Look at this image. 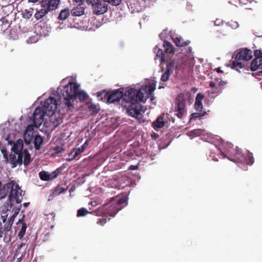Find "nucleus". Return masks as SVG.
<instances>
[{"instance_id":"nucleus-41","label":"nucleus","mask_w":262,"mask_h":262,"mask_svg":"<svg viewBox=\"0 0 262 262\" xmlns=\"http://www.w3.org/2000/svg\"><path fill=\"white\" fill-rule=\"evenodd\" d=\"M15 217H16V216H15L13 214L9 219L8 222L6 224L7 225V227L6 228V229H11L12 224L13 223Z\"/></svg>"},{"instance_id":"nucleus-2","label":"nucleus","mask_w":262,"mask_h":262,"mask_svg":"<svg viewBox=\"0 0 262 262\" xmlns=\"http://www.w3.org/2000/svg\"><path fill=\"white\" fill-rule=\"evenodd\" d=\"M79 85L74 82H70L62 90V94L64 99V104L71 110L73 105L71 100L73 101L78 98L80 101H85L88 97V94L83 91H79Z\"/></svg>"},{"instance_id":"nucleus-7","label":"nucleus","mask_w":262,"mask_h":262,"mask_svg":"<svg viewBox=\"0 0 262 262\" xmlns=\"http://www.w3.org/2000/svg\"><path fill=\"white\" fill-rule=\"evenodd\" d=\"M174 112L179 119H182L187 113L186 99L183 93L179 94L176 99Z\"/></svg>"},{"instance_id":"nucleus-8","label":"nucleus","mask_w":262,"mask_h":262,"mask_svg":"<svg viewBox=\"0 0 262 262\" xmlns=\"http://www.w3.org/2000/svg\"><path fill=\"white\" fill-rule=\"evenodd\" d=\"M58 105L56 98L50 96L43 102V109L45 111L47 116H50L55 113Z\"/></svg>"},{"instance_id":"nucleus-55","label":"nucleus","mask_w":262,"mask_h":262,"mask_svg":"<svg viewBox=\"0 0 262 262\" xmlns=\"http://www.w3.org/2000/svg\"><path fill=\"white\" fill-rule=\"evenodd\" d=\"M95 109H96V105H92V110L94 111V110H95ZM95 111H96V110H95Z\"/></svg>"},{"instance_id":"nucleus-50","label":"nucleus","mask_w":262,"mask_h":262,"mask_svg":"<svg viewBox=\"0 0 262 262\" xmlns=\"http://www.w3.org/2000/svg\"><path fill=\"white\" fill-rule=\"evenodd\" d=\"M138 169V165H131L129 166L128 169L134 170H137Z\"/></svg>"},{"instance_id":"nucleus-12","label":"nucleus","mask_w":262,"mask_h":262,"mask_svg":"<svg viewBox=\"0 0 262 262\" xmlns=\"http://www.w3.org/2000/svg\"><path fill=\"white\" fill-rule=\"evenodd\" d=\"M25 217V214H23L22 218L16 223V228L19 230L17 236L20 239H22L26 234L27 225L24 220Z\"/></svg>"},{"instance_id":"nucleus-6","label":"nucleus","mask_w":262,"mask_h":262,"mask_svg":"<svg viewBox=\"0 0 262 262\" xmlns=\"http://www.w3.org/2000/svg\"><path fill=\"white\" fill-rule=\"evenodd\" d=\"M23 143L22 141H17L12 148L14 154H10V159L14 165V167L16 166L17 164L19 165L22 164L23 157Z\"/></svg>"},{"instance_id":"nucleus-61","label":"nucleus","mask_w":262,"mask_h":262,"mask_svg":"<svg viewBox=\"0 0 262 262\" xmlns=\"http://www.w3.org/2000/svg\"><path fill=\"white\" fill-rule=\"evenodd\" d=\"M212 160H214V161H217V160L215 158H213Z\"/></svg>"},{"instance_id":"nucleus-45","label":"nucleus","mask_w":262,"mask_h":262,"mask_svg":"<svg viewBox=\"0 0 262 262\" xmlns=\"http://www.w3.org/2000/svg\"><path fill=\"white\" fill-rule=\"evenodd\" d=\"M99 0H86V3L91 6L92 9L96 5L97 2H99Z\"/></svg>"},{"instance_id":"nucleus-13","label":"nucleus","mask_w":262,"mask_h":262,"mask_svg":"<svg viewBox=\"0 0 262 262\" xmlns=\"http://www.w3.org/2000/svg\"><path fill=\"white\" fill-rule=\"evenodd\" d=\"M123 97H124V94L122 92L117 90L107 96V102L110 103L119 102Z\"/></svg>"},{"instance_id":"nucleus-46","label":"nucleus","mask_w":262,"mask_h":262,"mask_svg":"<svg viewBox=\"0 0 262 262\" xmlns=\"http://www.w3.org/2000/svg\"><path fill=\"white\" fill-rule=\"evenodd\" d=\"M204 97V95L203 94L201 93H199L197 94L196 96L195 97V101H201Z\"/></svg>"},{"instance_id":"nucleus-23","label":"nucleus","mask_w":262,"mask_h":262,"mask_svg":"<svg viewBox=\"0 0 262 262\" xmlns=\"http://www.w3.org/2000/svg\"><path fill=\"white\" fill-rule=\"evenodd\" d=\"M152 125L154 128L163 127L165 125L163 117L161 116L158 117L156 120L152 122Z\"/></svg>"},{"instance_id":"nucleus-47","label":"nucleus","mask_w":262,"mask_h":262,"mask_svg":"<svg viewBox=\"0 0 262 262\" xmlns=\"http://www.w3.org/2000/svg\"><path fill=\"white\" fill-rule=\"evenodd\" d=\"M254 55L255 57V58L262 57V51L258 50H255L254 52Z\"/></svg>"},{"instance_id":"nucleus-1","label":"nucleus","mask_w":262,"mask_h":262,"mask_svg":"<svg viewBox=\"0 0 262 262\" xmlns=\"http://www.w3.org/2000/svg\"><path fill=\"white\" fill-rule=\"evenodd\" d=\"M156 89L154 84L145 85L139 90L131 88L124 93V99L128 103L126 108V113L128 116L137 119H141L142 115L141 112L143 106L141 102H145L147 98L152 95Z\"/></svg>"},{"instance_id":"nucleus-48","label":"nucleus","mask_w":262,"mask_h":262,"mask_svg":"<svg viewBox=\"0 0 262 262\" xmlns=\"http://www.w3.org/2000/svg\"><path fill=\"white\" fill-rule=\"evenodd\" d=\"M106 223V219H101L98 220L97 222V224H99L100 225H104Z\"/></svg>"},{"instance_id":"nucleus-58","label":"nucleus","mask_w":262,"mask_h":262,"mask_svg":"<svg viewBox=\"0 0 262 262\" xmlns=\"http://www.w3.org/2000/svg\"><path fill=\"white\" fill-rule=\"evenodd\" d=\"M2 152L4 154V156H5V155L7 156L6 152V151L5 150H2Z\"/></svg>"},{"instance_id":"nucleus-14","label":"nucleus","mask_w":262,"mask_h":262,"mask_svg":"<svg viewBox=\"0 0 262 262\" xmlns=\"http://www.w3.org/2000/svg\"><path fill=\"white\" fill-rule=\"evenodd\" d=\"M7 225L5 224L4 227L2 226V223H0V238L3 237V241L5 243H9L11 239V237L10 235H8L9 231L11 229H7Z\"/></svg>"},{"instance_id":"nucleus-62","label":"nucleus","mask_w":262,"mask_h":262,"mask_svg":"<svg viewBox=\"0 0 262 262\" xmlns=\"http://www.w3.org/2000/svg\"><path fill=\"white\" fill-rule=\"evenodd\" d=\"M5 221H6V219H4L3 220V222H4V223H5Z\"/></svg>"},{"instance_id":"nucleus-39","label":"nucleus","mask_w":262,"mask_h":262,"mask_svg":"<svg viewBox=\"0 0 262 262\" xmlns=\"http://www.w3.org/2000/svg\"><path fill=\"white\" fill-rule=\"evenodd\" d=\"M30 134H33V128L32 126L29 125L27 127L24 135L25 141L26 142H28V143H29L30 141H29L28 142H27V139L26 138V136L27 134H28V135L30 136Z\"/></svg>"},{"instance_id":"nucleus-31","label":"nucleus","mask_w":262,"mask_h":262,"mask_svg":"<svg viewBox=\"0 0 262 262\" xmlns=\"http://www.w3.org/2000/svg\"><path fill=\"white\" fill-rule=\"evenodd\" d=\"M154 51H155V52L157 53V54H156L157 56L161 58V62H162L163 61H164L165 60V58H164V52L163 51V50L161 49H159V48H158L157 46H156L154 48Z\"/></svg>"},{"instance_id":"nucleus-27","label":"nucleus","mask_w":262,"mask_h":262,"mask_svg":"<svg viewBox=\"0 0 262 262\" xmlns=\"http://www.w3.org/2000/svg\"><path fill=\"white\" fill-rule=\"evenodd\" d=\"M43 143V139L39 135H36L34 137V144L35 148L36 150H38L40 148L41 145Z\"/></svg>"},{"instance_id":"nucleus-4","label":"nucleus","mask_w":262,"mask_h":262,"mask_svg":"<svg viewBox=\"0 0 262 262\" xmlns=\"http://www.w3.org/2000/svg\"><path fill=\"white\" fill-rule=\"evenodd\" d=\"M252 52L251 50L245 49L239 51L232 61L231 67L232 69L239 71V69L244 68L242 60L248 61L252 58Z\"/></svg>"},{"instance_id":"nucleus-18","label":"nucleus","mask_w":262,"mask_h":262,"mask_svg":"<svg viewBox=\"0 0 262 262\" xmlns=\"http://www.w3.org/2000/svg\"><path fill=\"white\" fill-rule=\"evenodd\" d=\"M49 116L50 123L54 128H56L59 124L62 123V119L59 114H56L54 113V114L50 115Z\"/></svg>"},{"instance_id":"nucleus-38","label":"nucleus","mask_w":262,"mask_h":262,"mask_svg":"<svg viewBox=\"0 0 262 262\" xmlns=\"http://www.w3.org/2000/svg\"><path fill=\"white\" fill-rule=\"evenodd\" d=\"M105 3H107L112 6H117L121 3V0H102Z\"/></svg>"},{"instance_id":"nucleus-56","label":"nucleus","mask_w":262,"mask_h":262,"mask_svg":"<svg viewBox=\"0 0 262 262\" xmlns=\"http://www.w3.org/2000/svg\"><path fill=\"white\" fill-rule=\"evenodd\" d=\"M153 94V93L152 94ZM151 97L150 100L151 101L154 100L155 99V97L152 96V95H150L149 98Z\"/></svg>"},{"instance_id":"nucleus-60","label":"nucleus","mask_w":262,"mask_h":262,"mask_svg":"<svg viewBox=\"0 0 262 262\" xmlns=\"http://www.w3.org/2000/svg\"><path fill=\"white\" fill-rule=\"evenodd\" d=\"M239 2H240L241 3H245L244 2V0H239Z\"/></svg>"},{"instance_id":"nucleus-25","label":"nucleus","mask_w":262,"mask_h":262,"mask_svg":"<svg viewBox=\"0 0 262 262\" xmlns=\"http://www.w3.org/2000/svg\"><path fill=\"white\" fill-rule=\"evenodd\" d=\"M163 47H164V52L166 53L173 54L174 53V48L171 43L168 41L163 42Z\"/></svg>"},{"instance_id":"nucleus-34","label":"nucleus","mask_w":262,"mask_h":262,"mask_svg":"<svg viewBox=\"0 0 262 262\" xmlns=\"http://www.w3.org/2000/svg\"><path fill=\"white\" fill-rule=\"evenodd\" d=\"M67 189H64L60 185H57L54 189L53 194L55 195H59L66 191Z\"/></svg>"},{"instance_id":"nucleus-43","label":"nucleus","mask_w":262,"mask_h":262,"mask_svg":"<svg viewBox=\"0 0 262 262\" xmlns=\"http://www.w3.org/2000/svg\"><path fill=\"white\" fill-rule=\"evenodd\" d=\"M59 172H60L59 170L56 169L54 171H53L51 173H49L50 180H52L53 179L57 177V176H58V174L59 173Z\"/></svg>"},{"instance_id":"nucleus-59","label":"nucleus","mask_w":262,"mask_h":262,"mask_svg":"<svg viewBox=\"0 0 262 262\" xmlns=\"http://www.w3.org/2000/svg\"><path fill=\"white\" fill-rule=\"evenodd\" d=\"M221 154L223 156L224 158H225L226 157L225 154H224L223 152H222Z\"/></svg>"},{"instance_id":"nucleus-28","label":"nucleus","mask_w":262,"mask_h":262,"mask_svg":"<svg viewBox=\"0 0 262 262\" xmlns=\"http://www.w3.org/2000/svg\"><path fill=\"white\" fill-rule=\"evenodd\" d=\"M23 162L25 165H27L30 161V155L27 150H23Z\"/></svg>"},{"instance_id":"nucleus-17","label":"nucleus","mask_w":262,"mask_h":262,"mask_svg":"<svg viewBox=\"0 0 262 262\" xmlns=\"http://www.w3.org/2000/svg\"><path fill=\"white\" fill-rule=\"evenodd\" d=\"M27 245L25 243H20L17 246V249L15 250L14 257L18 259H21L23 256L25 254Z\"/></svg>"},{"instance_id":"nucleus-29","label":"nucleus","mask_w":262,"mask_h":262,"mask_svg":"<svg viewBox=\"0 0 262 262\" xmlns=\"http://www.w3.org/2000/svg\"><path fill=\"white\" fill-rule=\"evenodd\" d=\"M245 158L246 160L244 161V163L249 165H251L253 164L254 160L252 152L248 151Z\"/></svg>"},{"instance_id":"nucleus-15","label":"nucleus","mask_w":262,"mask_h":262,"mask_svg":"<svg viewBox=\"0 0 262 262\" xmlns=\"http://www.w3.org/2000/svg\"><path fill=\"white\" fill-rule=\"evenodd\" d=\"M88 144V141H86L80 147L74 149L70 155V156H71V158L67 159V160L71 161L74 159L79 154L84 151V150L87 148Z\"/></svg>"},{"instance_id":"nucleus-11","label":"nucleus","mask_w":262,"mask_h":262,"mask_svg":"<svg viewBox=\"0 0 262 262\" xmlns=\"http://www.w3.org/2000/svg\"><path fill=\"white\" fill-rule=\"evenodd\" d=\"M108 10V5L103 1L99 0L97 2L96 5L93 7V12L96 15H100L104 13Z\"/></svg>"},{"instance_id":"nucleus-26","label":"nucleus","mask_w":262,"mask_h":262,"mask_svg":"<svg viewBox=\"0 0 262 262\" xmlns=\"http://www.w3.org/2000/svg\"><path fill=\"white\" fill-rule=\"evenodd\" d=\"M49 11L46 9L42 8L36 12L34 17L37 20H39L43 18Z\"/></svg>"},{"instance_id":"nucleus-3","label":"nucleus","mask_w":262,"mask_h":262,"mask_svg":"<svg viewBox=\"0 0 262 262\" xmlns=\"http://www.w3.org/2000/svg\"><path fill=\"white\" fill-rule=\"evenodd\" d=\"M122 207L123 206H118L117 204L112 201L105 205L100 207L94 211L93 213L97 216H114Z\"/></svg>"},{"instance_id":"nucleus-20","label":"nucleus","mask_w":262,"mask_h":262,"mask_svg":"<svg viewBox=\"0 0 262 262\" xmlns=\"http://www.w3.org/2000/svg\"><path fill=\"white\" fill-rule=\"evenodd\" d=\"M179 67V59H173L168 62L166 65V69L168 70L170 72L173 73V71L174 70L178 69Z\"/></svg>"},{"instance_id":"nucleus-44","label":"nucleus","mask_w":262,"mask_h":262,"mask_svg":"<svg viewBox=\"0 0 262 262\" xmlns=\"http://www.w3.org/2000/svg\"><path fill=\"white\" fill-rule=\"evenodd\" d=\"M205 114V112H201L199 113H193L190 115V120L196 118H199L200 117H202L204 116Z\"/></svg>"},{"instance_id":"nucleus-22","label":"nucleus","mask_w":262,"mask_h":262,"mask_svg":"<svg viewBox=\"0 0 262 262\" xmlns=\"http://www.w3.org/2000/svg\"><path fill=\"white\" fill-rule=\"evenodd\" d=\"M173 41L174 42L175 45L177 47H185L188 45L190 43V41H184L183 38L181 37H177L174 38H173Z\"/></svg>"},{"instance_id":"nucleus-9","label":"nucleus","mask_w":262,"mask_h":262,"mask_svg":"<svg viewBox=\"0 0 262 262\" xmlns=\"http://www.w3.org/2000/svg\"><path fill=\"white\" fill-rule=\"evenodd\" d=\"M46 115L45 111L42 107H37L33 114V123L35 126L39 127L42 124L44 117Z\"/></svg>"},{"instance_id":"nucleus-49","label":"nucleus","mask_w":262,"mask_h":262,"mask_svg":"<svg viewBox=\"0 0 262 262\" xmlns=\"http://www.w3.org/2000/svg\"><path fill=\"white\" fill-rule=\"evenodd\" d=\"M226 84H227L226 82L221 80V81L219 82L218 85L220 88H221V90H222V89L223 88V87L224 85H225Z\"/></svg>"},{"instance_id":"nucleus-21","label":"nucleus","mask_w":262,"mask_h":262,"mask_svg":"<svg viewBox=\"0 0 262 262\" xmlns=\"http://www.w3.org/2000/svg\"><path fill=\"white\" fill-rule=\"evenodd\" d=\"M66 150L64 144L61 140L56 141L55 147H53V150L55 154H58Z\"/></svg>"},{"instance_id":"nucleus-16","label":"nucleus","mask_w":262,"mask_h":262,"mask_svg":"<svg viewBox=\"0 0 262 262\" xmlns=\"http://www.w3.org/2000/svg\"><path fill=\"white\" fill-rule=\"evenodd\" d=\"M85 9L82 4H78L71 10V15L73 16H81L84 14Z\"/></svg>"},{"instance_id":"nucleus-32","label":"nucleus","mask_w":262,"mask_h":262,"mask_svg":"<svg viewBox=\"0 0 262 262\" xmlns=\"http://www.w3.org/2000/svg\"><path fill=\"white\" fill-rule=\"evenodd\" d=\"M40 179L44 181H50L49 172L45 171H41L39 173Z\"/></svg>"},{"instance_id":"nucleus-52","label":"nucleus","mask_w":262,"mask_h":262,"mask_svg":"<svg viewBox=\"0 0 262 262\" xmlns=\"http://www.w3.org/2000/svg\"><path fill=\"white\" fill-rule=\"evenodd\" d=\"M38 1H39V0H28L29 2L33 3H35L37 2Z\"/></svg>"},{"instance_id":"nucleus-40","label":"nucleus","mask_w":262,"mask_h":262,"mask_svg":"<svg viewBox=\"0 0 262 262\" xmlns=\"http://www.w3.org/2000/svg\"><path fill=\"white\" fill-rule=\"evenodd\" d=\"M22 16L25 19H29L32 16V12L28 10H25L22 12Z\"/></svg>"},{"instance_id":"nucleus-53","label":"nucleus","mask_w":262,"mask_h":262,"mask_svg":"<svg viewBox=\"0 0 262 262\" xmlns=\"http://www.w3.org/2000/svg\"><path fill=\"white\" fill-rule=\"evenodd\" d=\"M216 71L217 73H223V71L219 68H217L216 69Z\"/></svg>"},{"instance_id":"nucleus-37","label":"nucleus","mask_w":262,"mask_h":262,"mask_svg":"<svg viewBox=\"0 0 262 262\" xmlns=\"http://www.w3.org/2000/svg\"><path fill=\"white\" fill-rule=\"evenodd\" d=\"M89 212L84 208H81L79 209L77 213L78 217L83 216L88 214Z\"/></svg>"},{"instance_id":"nucleus-10","label":"nucleus","mask_w":262,"mask_h":262,"mask_svg":"<svg viewBox=\"0 0 262 262\" xmlns=\"http://www.w3.org/2000/svg\"><path fill=\"white\" fill-rule=\"evenodd\" d=\"M59 3L60 0H42L41 5L50 12L56 10Z\"/></svg>"},{"instance_id":"nucleus-35","label":"nucleus","mask_w":262,"mask_h":262,"mask_svg":"<svg viewBox=\"0 0 262 262\" xmlns=\"http://www.w3.org/2000/svg\"><path fill=\"white\" fill-rule=\"evenodd\" d=\"M127 198H126V196H122L121 198L115 200L113 201L116 203V204H117L118 206H122L121 205L123 203H126L127 202Z\"/></svg>"},{"instance_id":"nucleus-57","label":"nucleus","mask_w":262,"mask_h":262,"mask_svg":"<svg viewBox=\"0 0 262 262\" xmlns=\"http://www.w3.org/2000/svg\"><path fill=\"white\" fill-rule=\"evenodd\" d=\"M29 203H25L24 204V206L25 207H28V205H29Z\"/></svg>"},{"instance_id":"nucleus-5","label":"nucleus","mask_w":262,"mask_h":262,"mask_svg":"<svg viewBox=\"0 0 262 262\" xmlns=\"http://www.w3.org/2000/svg\"><path fill=\"white\" fill-rule=\"evenodd\" d=\"M225 149L227 154L229 156L228 159L229 160L235 163H244L246 158L239 148H234L233 144L227 143L225 146Z\"/></svg>"},{"instance_id":"nucleus-24","label":"nucleus","mask_w":262,"mask_h":262,"mask_svg":"<svg viewBox=\"0 0 262 262\" xmlns=\"http://www.w3.org/2000/svg\"><path fill=\"white\" fill-rule=\"evenodd\" d=\"M71 11L69 9L67 8L63 10H62L60 12L58 16V19L60 20H66L70 15Z\"/></svg>"},{"instance_id":"nucleus-51","label":"nucleus","mask_w":262,"mask_h":262,"mask_svg":"<svg viewBox=\"0 0 262 262\" xmlns=\"http://www.w3.org/2000/svg\"><path fill=\"white\" fill-rule=\"evenodd\" d=\"M20 207L21 206H20L19 207H18V208L15 209V211H14V212L13 213V215H14L16 216L17 215V214H18L19 212L20 211Z\"/></svg>"},{"instance_id":"nucleus-30","label":"nucleus","mask_w":262,"mask_h":262,"mask_svg":"<svg viewBox=\"0 0 262 262\" xmlns=\"http://www.w3.org/2000/svg\"><path fill=\"white\" fill-rule=\"evenodd\" d=\"M209 87L211 88L212 89V93H213V94H217V93H220L221 92V88H220L218 86H216L215 82H214L213 81H211L210 82H209Z\"/></svg>"},{"instance_id":"nucleus-36","label":"nucleus","mask_w":262,"mask_h":262,"mask_svg":"<svg viewBox=\"0 0 262 262\" xmlns=\"http://www.w3.org/2000/svg\"><path fill=\"white\" fill-rule=\"evenodd\" d=\"M108 96V92L106 90H103L102 91H100L97 92V96L98 97L101 98V99H105Z\"/></svg>"},{"instance_id":"nucleus-63","label":"nucleus","mask_w":262,"mask_h":262,"mask_svg":"<svg viewBox=\"0 0 262 262\" xmlns=\"http://www.w3.org/2000/svg\"><path fill=\"white\" fill-rule=\"evenodd\" d=\"M261 70H262V66H261ZM261 72L262 73V71H261Z\"/></svg>"},{"instance_id":"nucleus-54","label":"nucleus","mask_w":262,"mask_h":262,"mask_svg":"<svg viewBox=\"0 0 262 262\" xmlns=\"http://www.w3.org/2000/svg\"><path fill=\"white\" fill-rule=\"evenodd\" d=\"M89 204H91L92 206H94L96 204V203L95 202H91V203H89Z\"/></svg>"},{"instance_id":"nucleus-42","label":"nucleus","mask_w":262,"mask_h":262,"mask_svg":"<svg viewBox=\"0 0 262 262\" xmlns=\"http://www.w3.org/2000/svg\"><path fill=\"white\" fill-rule=\"evenodd\" d=\"M194 107L196 111L202 112L203 107L202 102L201 101H195Z\"/></svg>"},{"instance_id":"nucleus-33","label":"nucleus","mask_w":262,"mask_h":262,"mask_svg":"<svg viewBox=\"0 0 262 262\" xmlns=\"http://www.w3.org/2000/svg\"><path fill=\"white\" fill-rule=\"evenodd\" d=\"M172 73L170 72L168 70L166 69L165 71L162 75L161 80L163 82H166L168 80L169 76Z\"/></svg>"},{"instance_id":"nucleus-19","label":"nucleus","mask_w":262,"mask_h":262,"mask_svg":"<svg viewBox=\"0 0 262 262\" xmlns=\"http://www.w3.org/2000/svg\"><path fill=\"white\" fill-rule=\"evenodd\" d=\"M262 65V57L255 58L251 62L250 70L252 71H255Z\"/></svg>"}]
</instances>
